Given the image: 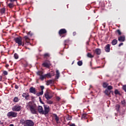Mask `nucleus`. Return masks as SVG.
<instances>
[{"instance_id": "6e6552de", "label": "nucleus", "mask_w": 126, "mask_h": 126, "mask_svg": "<svg viewBox=\"0 0 126 126\" xmlns=\"http://www.w3.org/2000/svg\"><path fill=\"white\" fill-rule=\"evenodd\" d=\"M37 111L41 115H43V114H44V109H43V107H42L41 106H39L37 108Z\"/></svg>"}, {"instance_id": "bb28decb", "label": "nucleus", "mask_w": 126, "mask_h": 126, "mask_svg": "<svg viewBox=\"0 0 126 126\" xmlns=\"http://www.w3.org/2000/svg\"><path fill=\"white\" fill-rule=\"evenodd\" d=\"M8 5L10 8H12L14 6V5L12 3H9Z\"/></svg>"}, {"instance_id": "aec40b11", "label": "nucleus", "mask_w": 126, "mask_h": 126, "mask_svg": "<svg viewBox=\"0 0 126 126\" xmlns=\"http://www.w3.org/2000/svg\"><path fill=\"white\" fill-rule=\"evenodd\" d=\"M117 43H118V40L117 39H114L112 42V44L113 45H117Z\"/></svg>"}, {"instance_id": "09e8293b", "label": "nucleus", "mask_w": 126, "mask_h": 126, "mask_svg": "<svg viewBox=\"0 0 126 126\" xmlns=\"http://www.w3.org/2000/svg\"><path fill=\"white\" fill-rule=\"evenodd\" d=\"M69 126H75V124H71Z\"/></svg>"}, {"instance_id": "393cba45", "label": "nucleus", "mask_w": 126, "mask_h": 126, "mask_svg": "<svg viewBox=\"0 0 126 126\" xmlns=\"http://www.w3.org/2000/svg\"><path fill=\"white\" fill-rule=\"evenodd\" d=\"M13 101H14V102H15V103H17V102H18V101H19V99L18 98V97L16 96L14 98Z\"/></svg>"}, {"instance_id": "473e14b6", "label": "nucleus", "mask_w": 126, "mask_h": 126, "mask_svg": "<svg viewBox=\"0 0 126 126\" xmlns=\"http://www.w3.org/2000/svg\"><path fill=\"white\" fill-rule=\"evenodd\" d=\"M82 61H79L77 63L78 65H79L80 66L82 65Z\"/></svg>"}, {"instance_id": "cd10ccee", "label": "nucleus", "mask_w": 126, "mask_h": 126, "mask_svg": "<svg viewBox=\"0 0 126 126\" xmlns=\"http://www.w3.org/2000/svg\"><path fill=\"white\" fill-rule=\"evenodd\" d=\"M47 104H48V105H52V104H54V102L52 100H48L47 101Z\"/></svg>"}, {"instance_id": "37998d69", "label": "nucleus", "mask_w": 126, "mask_h": 126, "mask_svg": "<svg viewBox=\"0 0 126 126\" xmlns=\"http://www.w3.org/2000/svg\"><path fill=\"white\" fill-rule=\"evenodd\" d=\"M123 45H124V43L122 42L119 44V47H121V46H123Z\"/></svg>"}, {"instance_id": "a211bd4d", "label": "nucleus", "mask_w": 126, "mask_h": 126, "mask_svg": "<svg viewBox=\"0 0 126 126\" xmlns=\"http://www.w3.org/2000/svg\"><path fill=\"white\" fill-rule=\"evenodd\" d=\"M24 39L26 42V43H29L30 42V39H29V37L27 36H24Z\"/></svg>"}, {"instance_id": "423d86ee", "label": "nucleus", "mask_w": 126, "mask_h": 126, "mask_svg": "<svg viewBox=\"0 0 126 126\" xmlns=\"http://www.w3.org/2000/svg\"><path fill=\"white\" fill-rule=\"evenodd\" d=\"M14 41L18 46H22V38L21 37H16L14 38Z\"/></svg>"}, {"instance_id": "2f4dec72", "label": "nucleus", "mask_w": 126, "mask_h": 126, "mask_svg": "<svg viewBox=\"0 0 126 126\" xmlns=\"http://www.w3.org/2000/svg\"><path fill=\"white\" fill-rule=\"evenodd\" d=\"M120 107L121 106H120V105H119V104L116 105V109L117 111H119V109H120Z\"/></svg>"}, {"instance_id": "72a5a7b5", "label": "nucleus", "mask_w": 126, "mask_h": 126, "mask_svg": "<svg viewBox=\"0 0 126 126\" xmlns=\"http://www.w3.org/2000/svg\"><path fill=\"white\" fill-rule=\"evenodd\" d=\"M107 89L108 90H112V89H113V87L112 86H108L107 87Z\"/></svg>"}, {"instance_id": "6ab92c4d", "label": "nucleus", "mask_w": 126, "mask_h": 126, "mask_svg": "<svg viewBox=\"0 0 126 126\" xmlns=\"http://www.w3.org/2000/svg\"><path fill=\"white\" fill-rule=\"evenodd\" d=\"M0 12L1 14H4V12H5V8H2L0 10Z\"/></svg>"}, {"instance_id": "b1692460", "label": "nucleus", "mask_w": 126, "mask_h": 126, "mask_svg": "<svg viewBox=\"0 0 126 126\" xmlns=\"http://www.w3.org/2000/svg\"><path fill=\"white\" fill-rule=\"evenodd\" d=\"M44 75L45 76V78L46 77H47V78H51V77H52V76L51 75L50 73H47L46 74H45Z\"/></svg>"}, {"instance_id": "3c124183", "label": "nucleus", "mask_w": 126, "mask_h": 126, "mask_svg": "<svg viewBox=\"0 0 126 126\" xmlns=\"http://www.w3.org/2000/svg\"><path fill=\"white\" fill-rule=\"evenodd\" d=\"M0 125H3V122H0Z\"/></svg>"}, {"instance_id": "9b49d317", "label": "nucleus", "mask_w": 126, "mask_h": 126, "mask_svg": "<svg viewBox=\"0 0 126 126\" xmlns=\"http://www.w3.org/2000/svg\"><path fill=\"white\" fill-rule=\"evenodd\" d=\"M110 47H111V45H110L109 44H107L105 46L104 49H105V52H106V53H109Z\"/></svg>"}, {"instance_id": "4c0bfd02", "label": "nucleus", "mask_w": 126, "mask_h": 126, "mask_svg": "<svg viewBox=\"0 0 126 126\" xmlns=\"http://www.w3.org/2000/svg\"><path fill=\"white\" fill-rule=\"evenodd\" d=\"M119 93H120V92H119V91H118V90H116L115 91V94L116 95L119 94Z\"/></svg>"}, {"instance_id": "7c9ffc66", "label": "nucleus", "mask_w": 126, "mask_h": 126, "mask_svg": "<svg viewBox=\"0 0 126 126\" xmlns=\"http://www.w3.org/2000/svg\"><path fill=\"white\" fill-rule=\"evenodd\" d=\"M14 58L16 59V60H17V59H18L19 57H18V54L15 53L14 54Z\"/></svg>"}, {"instance_id": "49530a36", "label": "nucleus", "mask_w": 126, "mask_h": 126, "mask_svg": "<svg viewBox=\"0 0 126 126\" xmlns=\"http://www.w3.org/2000/svg\"><path fill=\"white\" fill-rule=\"evenodd\" d=\"M44 57H49V54H48V53L45 54Z\"/></svg>"}, {"instance_id": "4be33fe9", "label": "nucleus", "mask_w": 126, "mask_h": 126, "mask_svg": "<svg viewBox=\"0 0 126 126\" xmlns=\"http://www.w3.org/2000/svg\"><path fill=\"white\" fill-rule=\"evenodd\" d=\"M108 85H109V84H108V83L104 82L103 83V87L104 88H107V87H108Z\"/></svg>"}, {"instance_id": "c9c22d12", "label": "nucleus", "mask_w": 126, "mask_h": 126, "mask_svg": "<svg viewBox=\"0 0 126 126\" xmlns=\"http://www.w3.org/2000/svg\"><path fill=\"white\" fill-rule=\"evenodd\" d=\"M116 32L119 34V35H122V32H121V31H120V30H117Z\"/></svg>"}, {"instance_id": "c756f323", "label": "nucleus", "mask_w": 126, "mask_h": 126, "mask_svg": "<svg viewBox=\"0 0 126 126\" xmlns=\"http://www.w3.org/2000/svg\"><path fill=\"white\" fill-rule=\"evenodd\" d=\"M69 39L65 40L64 42V46H65V45H66V44H67V43H69Z\"/></svg>"}, {"instance_id": "864d4df0", "label": "nucleus", "mask_w": 126, "mask_h": 126, "mask_svg": "<svg viewBox=\"0 0 126 126\" xmlns=\"http://www.w3.org/2000/svg\"><path fill=\"white\" fill-rule=\"evenodd\" d=\"M25 66H27V64H26Z\"/></svg>"}, {"instance_id": "a19ab883", "label": "nucleus", "mask_w": 126, "mask_h": 126, "mask_svg": "<svg viewBox=\"0 0 126 126\" xmlns=\"http://www.w3.org/2000/svg\"><path fill=\"white\" fill-rule=\"evenodd\" d=\"M56 99H57V101H60L61 100V97H60L59 96H57Z\"/></svg>"}, {"instance_id": "412c9836", "label": "nucleus", "mask_w": 126, "mask_h": 126, "mask_svg": "<svg viewBox=\"0 0 126 126\" xmlns=\"http://www.w3.org/2000/svg\"><path fill=\"white\" fill-rule=\"evenodd\" d=\"M59 77H60V72L59 70H56V78L58 79Z\"/></svg>"}, {"instance_id": "a18cd8bd", "label": "nucleus", "mask_w": 126, "mask_h": 126, "mask_svg": "<svg viewBox=\"0 0 126 126\" xmlns=\"http://www.w3.org/2000/svg\"><path fill=\"white\" fill-rule=\"evenodd\" d=\"M39 100H40V102L41 104H44V102L43 101H42V100H41V97H39Z\"/></svg>"}, {"instance_id": "9d476101", "label": "nucleus", "mask_w": 126, "mask_h": 126, "mask_svg": "<svg viewBox=\"0 0 126 126\" xmlns=\"http://www.w3.org/2000/svg\"><path fill=\"white\" fill-rule=\"evenodd\" d=\"M42 65L44 66V67L48 68L49 66H51V63H50V61H46L42 63Z\"/></svg>"}, {"instance_id": "0eeeda50", "label": "nucleus", "mask_w": 126, "mask_h": 126, "mask_svg": "<svg viewBox=\"0 0 126 126\" xmlns=\"http://www.w3.org/2000/svg\"><path fill=\"white\" fill-rule=\"evenodd\" d=\"M45 97L47 100H50V99H52L53 95L49 92H47L45 94Z\"/></svg>"}, {"instance_id": "c03bdc74", "label": "nucleus", "mask_w": 126, "mask_h": 126, "mask_svg": "<svg viewBox=\"0 0 126 126\" xmlns=\"http://www.w3.org/2000/svg\"><path fill=\"white\" fill-rule=\"evenodd\" d=\"M40 88H41V91H43V90H44V86H41Z\"/></svg>"}, {"instance_id": "f03ea898", "label": "nucleus", "mask_w": 126, "mask_h": 126, "mask_svg": "<svg viewBox=\"0 0 126 126\" xmlns=\"http://www.w3.org/2000/svg\"><path fill=\"white\" fill-rule=\"evenodd\" d=\"M22 123L24 126H34V122L31 120L23 121Z\"/></svg>"}, {"instance_id": "4468645a", "label": "nucleus", "mask_w": 126, "mask_h": 126, "mask_svg": "<svg viewBox=\"0 0 126 126\" xmlns=\"http://www.w3.org/2000/svg\"><path fill=\"white\" fill-rule=\"evenodd\" d=\"M66 30L64 29H62L59 31V35H62V34H65L66 33Z\"/></svg>"}, {"instance_id": "c85d7f7f", "label": "nucleus", "mask_w": 126, "mask_h": 126, "mask_svg": "<svg viewBox=\"0 0 126 126\" xmlns=\"http://www.w3.org/2000/svg\"><path fill=\"white\" fill-rule=\"evenodd\" d=\"M87 57L88 58H94V56L91 54V53H88Z\"/></svg>"}, {"instance_id": "a878e982", "label": "nucleus", "mask_w": 126, "mask_h": 126, "mask_svg": "<svg viewBox=\"0 0 126 126\" xmlns=\"http://www.w3.org/2000/svg\"><path fill=\"white\" fill-rule=\"evenodd\" d=\"M104 93L105 94V95H107V96H110V93L109 92V91H108V90H106L104 91Z\"/></svg>"}, {"instance_id": "f8f14e48", "label": "nucleus", "mask_w": 126, "mask_h": 126, "mask_svg": "<svg viewBox=\"0 0 126 126\" xmlns=\"http://www.w3.org/2000/svg\"><path fill=\"white\" fill-rule=\"evenodd\" d=\"M29 94L26 93H23L22 94V96L24 98H25L26 100H29Z\"/></svg>"}, {"instance_id": "ddd939ff", "label": "nucleus", "mask_w": 126, "mask_h": 126, "mask_svg": "<svg viewBox=\"0 0 126 126\" xmlns=\"http://www.w3.org/2000/svg\"><path fill=\"white\" fill-rule=\"evenodd\" d=\"M125 40L126 37L125 35H122L118 37V41H119V42H125Z\"/></svg>"}, {"instance_id": "1a4fd4ad", "label": "nucleus", "mask_w": 126, "mask_h": 126, "mask_svg": "<svg viewBox=\"0 0 126 126\" xmlns=\"http://www.w3.org/2000/svg\"><path fill=\"white\" fill-rule=\"evenodd\" d=\"M37 74V75L40 76V79H41V80H44V79H45V78H46L45 75H42V74H43V72H42L41 71L38 72Z\"/></svg>"}, {"instance_id": "f3484780", "label": "nucleus", "mask_w": 126, "mask_h": 126, "mask_svg": "<svg viewBox=\"0 0 126 126\" xmlns=\"http://www.w3.org/2000/svg\"><path fill=\"white\" fill-rule=\"evenodd\" d=\"M54 117H55V121H56L57 124H59V121H60V118H59V117H58V115H57L56 114L55 115Z\"/></svg>"}, {"instance_id": "ea45409f", "label": "nucleus", "mask_w": 126, "mask_h": 126, "mask_svg": "<svg viewBox=\"0 0 126 126\" xmlns=\"http://www.w3.org/2000/svg\"><path fill=\"white\" fill-rule=\"evenodd\" d=\"M3 73V74H4V75H7V74H8L7 71H4Z\"/></svg>"}, {"instance_id": "5701e85b", "label": "nucleus", "mask_w": 126, "mask_h": 126, "mask_svg": "<svg viewBox=\"0 0 126 126\" xmlns=\"http://www.w3.org/2000/svg\"><path fill=\"white\" fill-rule=\"evenodd\" d=\"M44 94V91H41L39 93H37L36 94V96H40V95H43Z\"/></svg>"}, {"instance_id": "39448f33", "label": "nucleus", "mask_w": 126, "mask_h": 126, "mask_svg": "<svg viewBox=\"0 0 126 126\" xmlns=\"http://www.w3.org/2000/svg\"><path fill=\"white\" fill-rule=\"evenodd\" d=\"M22 109L21 106L19 105H14L12 108V110L13 112H20V110Z\"/></svg>"}, {"instance_id": "2eb2a0df", "label": "nucleus", "mask_w": 126, "mask_h": 126, "mask_svg": "<svg viewBox=\"0 0 126 126\" xmlns=\"http://www.w3.org/2000/svg\"><path fill=\"white\" fill-rule=\"evenodd\" d=\"M30 92L33 93V94H36V89L33 87H31L30 88Z\"/></svg>"}, {"instance_id": "de8ad7c7", "label": "nucleus", "mask_w": 126, "mask_h": 126, "mask_svg": "<svg viewBox=\"0 0 126 126\" xmlns=\"http://www.w3.org/2000/svg\"><path fill=\"white\" fill-rule=\"evenodd\" d=\"M16 0H10V1H11V2H12L13 1H15Z\"/></svg>"}, {"instance_id": "603ef678", "label": "nucleus", "mask_w": 126, "mask_h": 126, "mask_svg": "<svg viewBox=\"0 0 126 126\" xmlns=\"http://www.w3.org/2000/svg\"><path fill=\"white\" fill-rule=\"evenodd\" d=\"M15 88H16V89H17L18 88V87H17V86H15Z\"/></svg>"}, {"instance_id": "f257e3e1", "label": "nucleus", "mask_w": 126, "mask_h": 126, "mask_svg": "<svg viewBox=\"0 0 126 126\" xmlns=\"http://www.w3.org/2000/svg\"><path fill=\"white\" fill-rule=\"evenodd\" d=\"M27 110H30L32 114H36L38 113V107L35 104L29 102L26 106Z\"/></svg>"}, {"instance_id": "20e7f679", "label": "nucleus", "mask_w": 126, "mask_h": 126, "mask_svg": "<svg viewBox=\"0 0 126 126\" xmlns=\"http://www.w3.org/2000/svg\"><path fill=\"white\" fill-rule=\"evenodd\" d=\"M7 117H8V118H16L17 117V113L14 111L8 112Z\"/></svg>"}, {"instance_id": "58836bf2", "label": "nucleus", "mask_w": 126, "mask_h": 126, "mask_svg": "<svg viewBox=\"0 0 126 126\" xmlns=\"http://www.w3.org/2000/svg\"><path fill=\"white\" fill-rule=\"evenodd\" d=\"M122 105H126V100H123L121 101Z\"/></svg>"}, {"instance_id": "e433bc0d", "label": "nucleus", "mask_w": 126, "mask_h": 126, "mask_svg": "<svg viewBox=\"0 0 126 126\" xmlns=\"http://www.w3.org/2000/svg\"><path fill=\"white\" fill-rule=\"evenodd\" d=\"M123 89L126 92V85L123 86Z\"/></svg>"}, {"instance_id": "79ce46f5", "label": "nucleus", "mask_w": 126, "mask_h": 126, "mask_svg": "<svg viewBox=\"0 0 126 126\" xmlns=\"http://www.w3.org/2000/svg\"><path fill=\"white\" fill-rule=\"evenodd\" d=\"M28 35H30V36H32V35H33V34H32V33H31V32H30L28 33Z\"/></svg>"}, {"instance_id": "dca6fc26", "label": "nucleus", "mask_w": 126, "mask_h": 126, "mask_svg": "<svg viewBox=\"0 0 126 126\" xmlns=\"http://www.w3.org/2000/svg\"><path fill=\"white\" fill-rule=\"evenodd\" d=\"M94 53L96 55H100L101 54V49L99 48H97L94 50Z\"/></svg>"}, {"instance_id": "7ed1b4c3", "label": "nucleus", "mask_w": 126, "mask_h": 126, "mask_svg": "<svg viewBox=\"0 0 126 126\" xmlns=\"http://www.w3.org/2000/svg\"><path fill=\"white\" fill-rule=\"evenodd\" d=\"M43 115H48L50 113V106L47 105H44Z\"/></svg>"}, {"instance_id": "8fccbe9b", "label": "nucleus", "mask_w": 126, "mask_h": 126, "mask_svg": "<svg viewBox=\"0 0 126 126\" xmlns=\"http://www.w3.org/2000/svg\"><path fill=\"white\" fill-rule=\"evenodd\" d=\"M9 126H14V125L13 124H10Z\"/></svg>"}, {"instance_id": "f704fd0d", "label": "nucleus", "mask_w": 126, "mask_h": 126, "mask_svg": "<svg viewBox=\"0 0 126 126\" xmlns=\"http://www.w3.org/2000/svg\"><path fill=\"white\" fill-rule=\"evenodd\" d=\"M3 78H4V76H0V81H2L3 80Z\"/></svg>"}]
</instances>
